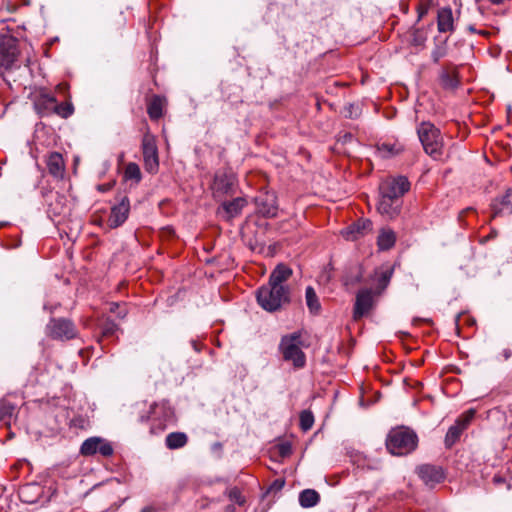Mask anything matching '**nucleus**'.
<instances>
[{"instance_id":"obj_1","label":"nucleus","mask_w":512,"mask_h":512,"mask_svg":"<svg viewBox=\"0 0 512 512\" xmlns=\"http://www.w3.org/2000/svg\"><path fill=\"white\" fill-rule=\"evenodd\" d=\"M139 421L150 422V433L158 435L174 422V410L167 400L153 402L146 412L139 415Z\"/></svg>"},{"instance_id":"obj_2","label":"nucleus","mask_w":512,"mask_h":512,"mask_svg":"<svg viewBox=\"0 0 512 512\" xmlns=\"http://www.w3.org/2000/svg\"><path fill=\"white\" fill-rule=\"evenodd\" d=\"M418 445L417 434L407 427L392 429L386 439L387 450L397 456H404L416 449Z\"/></svg>"},{"instance_id":"obj_3","label":"nucleus","mask_w":512,"mask_h":512,"mask_svg":"<svg viewBox=\"0 0 512 512\" xmlns=\"http://www.w3.org/2000/svg\"><path fill=\"white\" fill-rule=\"evenodd\" d=\"M289 295L290 290L288 286H277L268 282L258 288L256 299L264 310L275 312L289 302Z\"/></svg>"},{"instance_id":"obj_4","label":"nucleus","mask_w":512,"mask_h":512,"mask_svg":"<svg viewBox=\"0 0 512 512\" xmlns=\"http://www.w3.org/2000/svg\"><path fill=\"white\" fill-rule=\"evenodd\" d=\"M417 134L424 151L435 160L441 159L444 142L440 130L430 122H422Z\"/></svg>"},{"instance_id":"obj_5","label":"nucleus","mask_w":512,"mask_h":512,"mask_svg":"<svg viewBox=\"0 0 512 512\" xmlns=\"http://www.w3.org/2000/svg\"><path fill=\"white\" fill-rule=\"evenodd\" d=\"M302 345V334L299 331L284 335L279 344L283 359L291 362L296 369L303 368L306 364V356L301 349Z\"/></svg>"},{"instance_id":"obj_6","label":"nucleus","mask_w":512,"mask_h":512,"mask_svg":"<svg viewBox=\"0 0 512 512\" xmlns=\"http://www.w3.org/2000/svg\"><path fill=\"white\" fill-rule=\"evenodd\" d=\"M45 335L53 341L67 342L79 337L73 320L66 317H51L45 326Z\"/></svg>"},{"instance_id":"obj_7","label":"nucleus","mask_w":512,"mask_h":512,"mask_svg":"<svg viewBox=\"0 0 512 512\" xmlns=\"http://www.w3.org/2000/svg\"><path fill=\"white\" fill-rule=\"evenodd\" d=\"M141 150L143 155V163L145 170L152 175H155L159 171V152L157 147V141L153 134L146 131L143 135L141 142Z\"/></svg>"},{"instance_id":"obj_8","label":"nucleus","mask_w":512,"mask_h":512,"mask_svg":"<svg viewBox=\"0 0 512 512\" xmlns=\"http://www.w3.org/2000/svg\"><path fill=\"white\" fill-rule=\"evenodd\" d=\"M19 54L17 38L9 34H0V69H10Z\"/></svg>"},{"instance_id":"obj_9","label":"nucleus","mask_w":512,"mask_h":512,"mask_svg":"<svg viewBox=\"0 0 512 512\" xmlns=\"http://www.w3.org/2000/svg\"><path fill=\"white\" fill-rule=\"evenodd\" d=\"M117 203L110 209L107 225L110 229H116L122 226L128 219L130 213V200L128 196L121 195L117 198Z\"/></svg>"},{"instance_id":"obj_10","label":"nucleus","mask_w":512,"mask_h":512,"mask_svg":"<svg viewBox=\"0 0 512 512\" xmlns=\"http://www.w3.org/2000/svg\"><path fill=\"white\" fill-rule=\"evenodd\" d=\"M99 453L103 457H110L114 453L112 444L101 437H90L86 439L81 447L80 454L82 456H93Z\"/></svg>"},{"instance_id":"obj_11","label":"nucleus","mask_w":512,"mask_h":512,"mask_svg":"<svg viewBox=\"0 0 512 512\" xmlns=\"http://www.w3.org/2000/svg\"><path fill=\"white\" fill-rule=\"evenodd\" d=\"M416 473L423 483L429 488H434L436 485L442 483L446 478V472L443 467L434 464L419 465L416 468Z\"/></svg>"},{"instance_id":"obj_12","label":"nucleus","mask_w":512,"mask_h":512,"mask_svg":"<svg viewBox=\"0 0 512 512\" xmlns=\"http://www.w3.org/2000/svg\"><path fill=\"white\" fill-rule=\"evenodd\" d=\"M410 189V183L404 176H398L394 178H387L382 181L379 190L380 194L391 196L400 200V198Z\"/></svg>"},{"instance_id":"obj_13","label":"nucleus","mask_w":512,"mask_h":512,"mask_svg":"<svg viewBox=\"0 0 512 512\" xmlns=\"http://www.w3.org/2000/svg\"><path fill=\"white\" fill-rule=\"evenodd\" d=\"M373 292L371 289H362L358 291L353 309V318L359 320L366 316L373 308Z\"/></svg>"},{"instance_id":"obj_14","label":"nucleus","mask_w":512,"mask_h":512,"mask_svg":"<svg viewBox=\"0 0 512 512\" xmlns=\"http://www.w3.org/2000/svg\"><path fill=\"white\" fill-rule=\"evenodd\" d=\"M256 205L264 217L272 218L278 213L277 197L274 192L265 191L261 193L256 197Z\"/></svg>"},{"instance_id":"obj_15","label":"nucleus","mask_w":512,"mask_h":512,"mask_svg":"<svg viewBox=\"0 0 512 512\" xmlns=\"http://www.w3.org/2000/svg\"><path fill=\"white\" fill-rule=\"evenodd\" d=\"M57 99L55 96L41 92L34 100V109L40 117H48L54 114Z\"/></svg>"},{"instance_id":"obj_16","label":"nucleus","mask_w":512,"mask_h":512,"mask_svg":"<svg viewBox=\"0 0 512 512\" xmlns=\"http://www.w3.org/2000/svg\"><path fill=\"white\" fill-rule=\"evenodd\" d=\"M492 217H498L503 214H512V189L508 188L505 194L496 197L491 203Z\"/></svg>"},{"instance_id":"obj_17","label":"nucleus","mask_w":512,"mask_h":512,"mask_svg":"<svg viewBox=\"0 0 512 512\" xmlns=\"http://www.w3.org/2000/svg\"><path fill=\"white\" fill-rule=\"evenodd\" d=\"M166 103V98L160 95L154 94L146 98L147 114L152 121H158L163 117Z\"/></svg>"},{"instance_id":"obj_18","label":"nucleus","mask_w":512,"mask_h":512,"mask_svg":"<svg viewBox=\"0 0 512 512\" xmlns=\"http://www.w3.org/2000/svg\"><path fill=\"white\" fill-rule=\"evenodd\" d=\"M401 201L391 196L380 194V200L377 205V210L380 214L388 218H394L400 213Z\"/></svg>"},{"instance_id":"obj_19","label":"nucleus","mask_w":512,"mask_h":512,"mask_svg":"<svg viewBox=\"0 0 512 512\" xmlns=\"http://www.w3.org/2000/svg\"><path fill=\"white\" fill-rule=\"evenodd\" d=\"M437 28L440 33L454 31V17L450 7H442L437 13Z\"/></svg>"},{"instance_id":"obj_20","label":"nucleus","mask_w":512,"mask_h":512,"mask_svg":"<svg viewBox=\"0 0 512 512\" xmlns=\"http://www.w3.org/2000/svg\"><path fill=\"white\" fill-rule=\"evenodd\" d=\"M372 229V222L368 219H360L351 224L343 235L347 240H356Z\"/></svg>"},{"instance_id":"obj_21","label":"nucleus","mask_w":512,"mask_h":512,"mask_svg":"<svg viewBox=\"0 0 512 512\" xmlns=\"http://www.w3.org/2000/svg\"><path fill=\"white\" fill-rule=\"evenodd\" d=\"M228 499L231 503L237 505L226 506V512H245L246 511V496L243 491L238 487H233L228 492Z\"/></svg>"},{"instance_id":"obj_22","label":"nucleus","mask_w":512,"mask_h":512,"mask_svg":"<svg viewBox=\"0 0 512 512\" xmlns=\"http://www.w3.org/2000/svg\"><path fill=\"white\" fill-rule=\"evenodd\" d=\"M47 168L50 175L55 178H62L65 172V163L62 155L58 152L49 154L47 161Z\"/></svg>"},{"instance_id":"obj_23","label":"nucleus","mask_w":512,"mask_h":512,"mask_svg":"<svg viewBox=\"0 0 512 512\" xmlns=\"http://www.w3.org/2000/svg\"><path fill=\"white\" fill-rule=\"evenodd\" d=\"M67 210L66 197L62 194L55 193L50 196L47 213L50 217H59L64 215Z\"/></svg>"},{"instance_id":"obj_24","label":"nucleus","mask_w":512,"mask_h":512,"mask_svg":"<svg viewBox=\"0 0 512 512\" xmlns=\"http://www.w3.org/2000/svg\"><path fill=\"white\" fill-rule=\"evenodd\" d=\"M292 275V270L284 264H279L269 276V283L277 286H287L285 282Z\"/></svg>"},{"instance_id":"obj_25","label":"nucleus","mask_w":512,"mask_h":512,"mask_svg":"<svg viewBox=\"0 0 512 512\" xmlns=\"http://www.w3.org/2000/svg\"><path fill=\"white\" fill-rule=\"evenodd\" d=\"M396 242V234L393 230L382 228L377 238V245L379 250L386 251L391 249Z\"/></svg>"},{"instance_id":"obj_26","label":"nucleus","mask_w":512,"mask_h":512,"mask_svg":"<svg viewBox=\"0 0 512 512\" xmlns=\"http://www.w3.org/2000/svg\"><path fill=\"white\" fill-rule=\"evenodd\" d=\"M100 337L98 339L99 343H101L104 339H113L117 338V332L120 330L117 323H115L112 319H105L100 325Z\"/></svg>"},{"instance_id":"obj_27","label":"nucleus","mask_w":512,"mask_h":512,"mask_svg":"<svg viewBox=\"0 0 512 512\" xmlns=\"http://www.w3.org/2000/svg\"><path fill=\"white\" fill-rule=\"evenodd\" d=\"M188 443V436L184 432H172L166 436L165 444L170 450L184 447Z\"/></svg>"},{"instance_id":"obj_28","label":"nucleus","mask_w":512,"mask_h":512,"mask_svg":"<svg viewBox=\"0 0 512 512\" xmlns=\"http://www.w3.org/2000/svg\"><path fill=\"white\" fill-rule=\"evenodd\" d=\"M246 205V198L241 196L235 197L231 201L226 200V218L238 216Z\"/></svg>"},{"instance_id":"obj_29","label":"nucleus","mask_w":512,"mask_h":512,"mask_svg":"<svg viewBox=\"0 0 512 512\" xmlns=\"http://www.w3.org/2000/svg\"><path fill=\"white\" fill-rule=\"evenodd\" d=\"M320 501L319 493L314 489H305L299 494V504L303 508L316 506Z\"/></svg>"},{"instance_id":"obj_30","label":"nucleus","mask_w":512,"mask_h":512,"mask_svg":"<svg viewBox=\"0 0 512 512\" xmlns=\"http://www.w3.org/2000/svg\"><path fill=\"white\" fill-rule=\"evenodd\" d=\"M15 411L16 406L12 402L6 399L0 400V422L5 425H10L11 420L15 415Z\"/></svg>"},{"instance_id":"obj_31","label":"nucleus","mask_w":512,"mask_h":512,"mask_svg":"<svg viewBox=\"0 0 512 512\" xmlns=\"http://www.w3.org/2000/svg\"><path fill=\"white\" fill-rule=\"evenodd\" d=\"M439 80L441 86L446 90H453L459 84L457 74L448 70H442L440 72Z\"/></svg>"},{"instance_id":"obj_32","label":"nucleus","mask_w":512,"mask_h":512,"mask_svg":"<svg viewBox=\"0 0 512 512\" xmlns=\"http://www.w3.org/2000/svg\"><path fill=\"white\" fill-rule=\"evenodd\" d=\"M124 179L126 181L132 180L136 184L140 183L142 179V173L140 167L135 162H129L124 170Z\"/></svg>"},{"instance_id":"obj_33","label":"nucleus","mask_w":512,"mask_h":512,"mask_svg":"<svg viewBox=\"0 0 512 512\" xmlns=\"http://www.w3.org/2000/svg\"><path fill=\"white\" fill-rule=\"evenodd\" d=\"M305 298L310 312L314 314L318 313L320 311L321 305L315 290L311 286L306 288Z\"/></svg>"},{"instance_id":"obj_34","label":"nucleus","mask_w":512,"mask_h":512,"mask_svg":"<svg viewBox=\"0 0 512 512\" xmlns=\"http://www.w3.org/2000/svg\"><path fill=\"white\" fill-rule=\"evenodd\" d=\"M362 268L359 265L350 267L349 271L344 276L345 285H355L362 280Z\"/></svg>"},{"instance_id":"obj_35","label":"nucleus","mask_w":512,"mask_h":512,"mask_svg":"<svg viewBox=\"0 0 512 512\" xmlns=\"http://www.w3.org/2000/svg\"><path fill=\"white\" fill-rule=\"evenodd\" d=\"M462 432L463 430L459 425H457L456 423L452 425L446 433L445 445L447 447H451L453 444H455L459 440Z\"/></svg>"},{"instance_id":"obj_36","label":"nucleus","mask_w":512,"mask_h":512,"mask_svg":"<svg viewBox=\"0 0 512 512\" xmlns=\"http://www.w3.org/2000/svg\"><path fill=\"white\" fill-rule=\"evenodd\" d=\"M380 157L387 158L397 155L401 152V148L395 144L383 143L377 147Z\"/></svg>"},{"instance_id":"obj_37","label":"nucleus","mask_w":512,"mask_h":512,"mask_svg":"<svg viewBox=\"0 0 512 512\" xmlns=\"http://www.w3.org/2000/svg\"><path fill=\"white\" fill-rule=\"evenodd\" d=\"M73 113H74V107L71 102L58 103L56 101V108L54 110V114L58 115L61 118L67 119Z\"/></svg>"},{"instance_id":"obj_38","label":"nucleus","mask_w":512,"mask_h":512,"mask_svg":"<svg viewBox=\"0 0 512 512\" xmlns=\"http://www.w3.org/2000/svg\"><path fill=\"white\" fill-rule=\"evenodd\" d=\"M393 269L387 268L383 271H381L377 276V288L379 289V293H381L383 290H385L390 283V280L392 278Z\"/></svg>"},{"instance_id":"obj_39","label":"nucleus","mask_w":512,"mask_h":512,"mask_svg":"<svg viewBox=\"0 0 512 512\" xmlns=\"http://www.w3.org/2000/svg\"><path fill=\"white\" fill-rule=\"evenodd\" d=\"M300 428L306 432L310 430L314 424V415L310 410H303L299 416Z\"/></svg>"},{"instance_id":"obj_40","label":"nucleus","mask_w":512,"mask_h":512,"mask_svg":"<svg viewBox=\"0 0 512 512\" xmlns=\"http://www.w3.org/2000/svg\"><path fill=\"white\" fill-rule=\"evenodd\" d=\"M357 466L367 470H379L381 469V462L376 459H369L367 457H359L357 459Z\"/></svg>"},{"instance_id":"obj_41","label":"nucleus","mask_w":512,"mask_h":512,"mask_svg":"<svg viewBox=\"0 0 512 512\" xmlns=\"http://www.w3.org/2000/svg\"><path fill=\"white\" fill-rule=\"evenodd\" d=\"M476 415L475 409H469L466 412H464L462 415L459 416V418L456 420V424L461 427V429L464 431L472 422Z\"/></svg>"},{"instance_id":"obj_42","label":"nucleus","mask_w":512,"mask_h":512,"mask_svg":"<svg viewBox=\"0 0 512 512\" xmlns=\"http://www.w3.org/2000/svg\"><path fill=\"white\" fill-rule=\"evenodd\" d=\"M220 186H221V181L218 179V177H216L215 181L212 185V190H213L214 197L219 202L218 210H220L222 208L224 209V200L221 199L223 193L221 192Z\"/></svg>"},{"instance_id":"obj_43","label":"nucleus","mask_w":512,"mask_h":512,"mask_svg":"<svg viewBox=\"0 0 512 512\" xmlns=\"http://www.w3.org/2000/svg\"><path fill=\"white\" fill-rule=\"evenodd\" d=\"M277 451L280 457L286 458L292 453V445L289 442H283L277 445Z\"/></svg>"},{"instance_id":"obj_44","label":"nucleus","mask_w":512,"mask_h":512,"mask_svg":"<svg viewBox=\"0 0 512 512\" xmlns=\"http://www.w3.org/2000/svg\"><path fill=\"white\" fill-rule=\"evenodd\" d=\"M236 178L233 174H228L226 172V197L231 194V196L234 194V185H235Z\"/></svg>"},{"instance_id":"obj_45","label":"nucleus","mask_w":512,"mask_h":512,"mask_svg":"<svg viewBox=\"0 0 512 512\" xmlns=\"http://www.w3.org/2000/svg\"><path fill=\"white\" fill-rule=\"evenodd\" d=\"M284 485H285L284 479H276L270 485L269 491L270 492H278L284 487Z\"/></svg>"},{"instance_id":"obj_46","label":"nucleus","mask_w":512,"mask_h":512,"mask_svg":"<svg viewBox=\"0 0 512 512\" xmlns=\"http://www.w3.org/2000/svg\"><path fill=\"white\" fill-rule=\"evenodd\" d=\"M84 422H85V420L82 417H77V418H73L71 420L70 425L74 426V427L83 428L84 427Z\"/></svg>"},{"instance_id":"obj_47","label":"nucleus","mask_w":512,"mask_h":512,"mask_svg":"<svg viewBox=\"0 0 512 512\" xmlns=\"http://www.w3.org/2000/svg\"><path fill=\"white\" fill-rule=\"evenodd\" d=\"M444 56V52L441 51L440 49H436L435 51L432 52V58L434 60V62H438L440 60V58H442Z\"/></svg>"},{"instance_id":"obj_48","label":"nucleus","mask_w":512,"mask_h":512,"mask_svg":"<svg viewBox=\"0 0 512 512\" xmlns=\"http://www.w3.org/2000/svg\"><path fill=\"white\" fill-rule=\"evenodd\" d=\"M428 5H425V4H421L419 7H418V13H419V18H422L425 14H427L428 12Z\"/></svg>"},{"instance_id":"obj_49","label":"nucleus","mask_w":512,"mask_h":512,"mask_svg":"<svg viewBox=\"0 0 512 512\" xmlns=\"http://www.w3.org/2000/svg\"><path fill=\"white\" fill-rule=\"evenodd\" d=\"M192 347L196 352H200L202 349V344L196 340L191 341Z\"/></svg>"},{"instance_id":"obj_50","label":"nucleus","mask_w":512,"mask_h":512,"mask_svg":"<svg viewBox=\"0 0 512 512\" xmlns=\"http://www.w3.org/2000/svg\"><path fill=\"white\" fill-rule=\"evenodd\" d=\"M222 448V444L220 442H216L212 445V450L216 453H218V457H220V450Z\"/></svg>"},{"instance_id":"obj_51","label":"nucleus","mask_w":512,"mask_h":512,"mask_svg":"<svg viewBox=\"0 0 512 512\" xmlns=\"http://www.w3.org/2000/svg\"><path fill=\"white\" fill-rule=\"evenodd\" d=\"M502 355H503L505 360H508L511 357L512 352H511V350L509 348H506V349L503 350Z\"/></svg>"},{"instance_id":"obj_52","label":"nucleus","mask_w":512,"mask_h":512,"mask_svg":"<svg viewBox=\"0 0 512 512\" xmlns=\"http://www.w3.org/2000/svg\"><path fill=\"white\" fill-rule=\"evenodd\" d=\"M140 512H157V510L153 506H146Z\"/></svg>"},{"instance_id":"obj_53","label":"nucleus","mask_w":512,"mask_h":512,"mask_svg":"<svg viewBox=\"0 0 512 512\" xmlns=\"http://www.w3.org/2000/svg\"><path fill=\"white\" fill-rule=\"evenodd\" d=\"M118 307H119V304H118V303H116V302H112V303L110 304V309H109V310H110V312L115 313V312H116V309H117Z\"/></svg>"},{"instance_id":"obj_54","label":"nucleus","mask_w":512,"mask_h":512,"mask_svg":"<svg viewBox=\"0 0 512 512\" xmlns=\"http://www.w3.org/2000/svg\"><path fill=\"white\" fill-rule=\"evenodd\" d=\"M98 189L102 192H105V191H108L110 189V185L109 184H104V185H100L98 187Z\"/></svg>"},{"instance_id":"obj_55","label":"nucleus","mask_w":512,"mask_h":512,"mask_svg":"<svg viewBox=\"0 0 512 512\" xmlns=\"http://www.w3.org/2000/svg\"><path fill=\"white\" fill-rule=\"evenodd\" d=\"M29 487H30L29 485H26V486H24L23 488H21V490H20V494H21V495H24L25 491H26Z\"/></svg>"},{"instance_id":"obj_56","label":"nucleus","mask_w":512,"mask_h":512,"mask_svg":"<svg viewBox=\"0 0 512 512\" xmlns=\"http://www.w3.org/2000/svg\"><path fill=\"white\" fill-rule=\"evenodd\" d=\"M492 3L494 4H500L502 3L504 0H490Z\"/></svg>"},{"instance_id":"obj_57","label":"nucleus","mask_w":512,"mask_h":512,"mask_svg":"<svg viewBox=\"0 0 512 512\" xmlns=\"http://www.w3.org/2000/svg\"><path fill=\"white\" fill-rule=\"evenodd\" d=\"M468 29L471 31V32H475V28L473 26H469Z\"/></svg>"},{"instance_id":"obj_58","label":"nucleus","mask_w":512,"mask_h":512,"mask_svg":"<svg viewBox=\"0 0 512 512\" xmlns=\"http://www.w3.org/2000/svg\"><path fill=\"white\" fill-rule=\"evenodd\" d=\"M119 315H121L122 317H124L126 315V311H124L123 313H119Z\"/></svg>"}]
</instances>
